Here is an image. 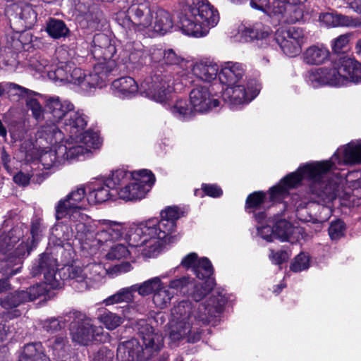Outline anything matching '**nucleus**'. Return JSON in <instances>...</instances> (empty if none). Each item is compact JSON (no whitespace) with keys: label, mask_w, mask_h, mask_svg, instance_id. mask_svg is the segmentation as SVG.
Segmentation results:
<instances>
[{"label":"nucleus","mask_w":361,"mask_h":361,"mask_svg":"<svg viewBox=\"0 0 361 361\" xmlns=\"http://www.w3.org/2000/svg\"><path fill=\"white\" fill-rule=\"evenodd\" d=\"M112 87L119 97H129L134 95L138 90V86L131 77H123L112 82Z\"/></svg>","instance_id":"58836bf2"},{"label":"nucleus","mask_w":361,"mask_h":361,"mask_svg":"<svg viewBox=\"0 0 361 361\" xmlns=\"http://www.w3.org/2000/svg\"><path fill=\"white\" fill-rule=\"evenodd\" d=\"M65 119V126L72 135H76L78 133L82 130L86 125L87 120L85 115L79 111H71Z\"/></svg>","instance_id":"c03bdc74"},{"label":"nucleus","mask_w":361,"mask_h":361,"mask_svg":"<svg viewBox=\"0 0 361 361\" xmlns=\"http://www.w3.org/2000/svg\"><path fill=\"white\" fill-rule=\"evenodd\" d=\"M130 255V251L123 244H117L113 246L109 252L106 254L108 259H121L126 258Z\"/></svg>","instance_id":"0e129e2a"},{"label":"nucleus","mask_w":361,"mask_h":361,"mask_svg":"<svg viewBox=\"0 0 361 361\" xmlns=\"http://www.w3.org/2000/svg\"><path fill=\"white\" fill-rule=\"evenodd\" d=\"M152 25L154 32L164 35L173 28V23L168 11L159 8L155 13V20Z\"/></svg>","instance_id":"a19ab883"},{"label":"nucleus","mask_w":361,"mask_h":361,"mask_svg":"<svg viewBox=\"0 0 361 361\" xmlns=\"http://www.w3.org/2000/svg\"><path fill=\"white\" fill-rule=\"evenodd\" d=\"M143 353L140 342L132 338L118 345L116 357L120 361H146L147 360Z\"/></svg>","instance_id":"aec40b11"},{"label":"nucleus","mask_w":361,"mask_h":361,"mask_svg":"<svg viewBox=\"0 0 361 361\" xmlns=\"http://www.w3.org/2000/svg\"><path fill=\"white\" fill-rule=\"evenodd\" d=\"M172 80L170 76L162 73H154L145 80L140 85L141 94L157 102H164L173 91Z\"/></svg>","instance_id":"1a4fd4ad"},{"label":"nucleus","mask_w":361,"mask_h":361,"mask_svg":"<svg viewBox=\"0 0 361 361\" xmlns=\"http://www.w3.org/2000/svg\"><path fill=\"white\" fill-rule=\"evenodd\" d=\"M111 188L106 186V182H97L90 187L87 195V202L90 204H96L106 202L111 196Z\"/></svg>","instance_id":"e433bc0d"},{"label":"nucleus","mask_w":361,"mask_h":361,"mask_svg":"<svg viewBox=\"0 0 361 361\" xmlns=\"http://www.w3.org/2000/svg\"><path fill=\"white\" fill-rule=\"evenodd\" d=\"M338 65L343 86L350 82H361V63L350 58L341 57L338 59Z\"/></svg>","instance_id":"5701e85b"},{"label":"nucleus","mask_w":361,"mask_h":361,"mask_svg":"<svg viewBox=\"0 0 361 361\" xmlns=\"http://www.w3.org/2000/svg\"><path fill=\"white\" fill-rule=\"evenodd\" d=\"M57 260L51 255L43 253L35 261L31 268V274L37 276L43 274L44 282L51 288L61 287V276Z\"/></svg>","instance_id":"9d476101"},{"label":"nucleus","mask_w":361,"mask_h":361,"mask_svg":"<svg viewBox=\"0 0 361 361\" xmlns=\"http://www.w3.org/2000/svg\"><path fill=\"white\" fill-rule=\"evenodd\" d=\"M135 293V289L134 285L129 287L123 288L118 290L114 294L104 299L103 303L106 306L113 305L121 302L130 303L134 300Z\"/></svg>","instance_id":"79ce46f5"},{"label":"nucleus","mask_w":361,"mask_h":361,"mask_svg":"<svg viewBox=\"0 0 361 361\" xmlns=\"http://www.w3.org/2000/svg\"><path fill=\"white\" fill-rule=\"evenodd\" d=\"M293 226L285 219L278 220L273 226L271 233L282 241L288 240L293 233Z\"/></svg>","instance_id":"5fc2aeb1"},{"label":"nucleus","mask_w":361,"mask_h":361,"mask_svg":"<svg viewBox=\"0 0 361 361\" xmlns=\"http://www.w3.org/2000/svg\"><path fill=\"white\" fill-rule=\"evenodd\" d=\"M133 181L118 191L121 199L133 201L141 200L150 190L155 181L153 173L146 169L135 172Z\"/></svg>","instance_id":"0eeeda50"},{"label":"nucleus","mask_w":361,"mask_h":361,"mask_svg":"<svg viewBox=\"0 0 361 361\" xmlns=\"http://www.w3.org/2000/svg\"><path fill=\"white\" fill-rule=\"evenodd\" d=\"M192 285V279L189 276H182L171 280L169 284V288L176 290L182 294L187 293V288Z\"/></svg>","instance_id":"052dcab7"},{"label":"nucleus","mask_w":361,"mask_h":361,"mask_svg":"<svg viewBox=\"0 0 361 361\" xmlns=\"http://www.w3.org/2000/svg\"><path fill=\"white\" fill-rule=\"evenodd\" d=\"M135 327L142 338L143 353L148 360L162 348L163 338L146 320L137 321Z\"/></svg>","instance_id":"f8f14e48"},{"label":"nucleus","mask_w":361,"mask_h":361,"mask_svg":"<svg viewBox=\"0 0 361 361\" xmlns=\"http://www.w3.org/2000/svg\"><path fill=\"white\" fill-rule=\"evenodd\" d=\"M93 43L94 44L92 54L98 59H103V62H109L114 53L115 47L111 44V42L108 36L103 33H98L94 36Z\"/></svg>","instance_id":"c85d7f7f"},{"label":"nucleus","mask_w":361,"mask_h":361,"mask_svg":"<svg viewBox=\"0 0 361 361\" xmlns=\"http://www.w3.org/2000/svg\"><path fill=\"white\" fill-rule=\"evenodd\" d=\"M99 224L103 226L96 234L98 243L104 244L109 241L119 240L123 234V226L118 221L107 219L99 221Z\"/></svg>","instance_id":"b1692460"},{"label":"nucleus","mask_w":361,"mask_h":361,"mask_svg":"<svg viewBox=\"0 0 361 361\" xmlns=\"http://www.w3.org/2000/svg\"><path fill=\"white\" fill-rule=\"evenodd\" d=\"M319 20L328 27H357L361 25V22L357 18L333 12L320 13Z\"/></svg>","instance_id":"cd10ccee"},{"label":"nucleus","mask_w":361,"mask_h":361,"mask_svg":"<svg viewBox=\"0 0 361 361\" xmlns=\"http://www.w3.org/2000/svg\"><path fill=\"white\" fill-rule=\"evenodd\" d=\"M180 2L186 6L179 18V26L184 34L202 37L217 25L218 11L207 0H180Z\"/></svg>","instance_id":"7ed1b4c3"},{"label":"nucleus","mask_w":361,"mask_h":361,"mask_svg":"<svg viewBox=\"0 0 361 361\" xmlns=\"http://www.w3.org/2000/svg\"><path fill=\"white\" fill-rule=\"evenodd\" d=\"M252 8L261 11L279 23L292 24L302 18L301 4L305 0H250Z\"/></svg>","instance_id":"20e7f679"},{"label":"nucleus","mask_w":361,"mask_h":361,"mask_svg":"<svg viewBox=\"0 0 361 361\" xmlns=\"http://www.w3.org/2000/svg\"><path fill=\"white\" fill-rule=\"evenodd\" d=\"M87 273V280L90 281V288L93 285V282L99 281L105 274H108L106 270L101 264H91L85 267Z\"/></svg>","instance_id":"6e6d98bb"},{"label":"nucleus","mask_w":361,"mask_h":361,"mask_svg":"<svg viewBox=\"0 0 361 361\" xmlns=\"http://www.w3.org/2000/svg\"><path fill=\"white\" fill-rule=\"evenodd\" d=\"M46 108L51 115L53 122H59L63 118L68 116L73 110L74 106L69 101H61L58 97H52L47 100Z\"/></svg>","instance_id":"c756f323"},{"label":"nucleus","mask_w":361,"mask_h":361,"mask_svg":"<svg viewBox=\"0 0 361 361\" xmlns=\"http://www.w3.org/2000/svg\"><path fill=\"white\" fill-rule=\"evenodd\" d=\"M72 318H78L79 320L82 318V312L73 310L64 314L58 318L51 317L43 321L42 325L44 331L48 333H54L66 326L67 323L71 322Z\"/></svg>","instance_id":"7c9ffc66"},{"label":"nucleus","mask_w":361,"mask_h":361,"mask_svg":"<svg viewBox=\"0 0 361 361\" xmlns=\"http://www.w3.org/2000/svg\"><path fill=\"white\" fill-rule=\"evenodd\" d=\"M164 283L161 281V277H153L142 283L135 284V292L142 296H147L152 293H155L159 288H161Z\"/></svg>","instance_id":"de8ad7c7"},{"label":"nucleus","mask_w":361,"mask_h":361,"mask_svg":"<svg viewBox=\"0 0 361 361\" xmlns=\"http://www.w3.org/2000/svg\"><path fill=\"white\" fill-rule=\"evenodd\" d=\"M302 56L305 63L310 65H319L328 59L329 51L322 44L313 45L304 51Z\"/></svg>","instance_id":"c9c22d12"},{"label":"nucleus","mask_w":361,"mask_h":361,"mask_svg":"<svg viewBox=\"0 0 361 361\" xmlns=\"http://www.w3.org/2000/svg\"><path fill=\"white\" fill-rule=\"evenodd\" d=\"M157 219H149L135 228H130L126 236V240L132 247H141L149 243V250H143L142 254L147 257H154L159 248Z\"/></svg>","instance_id":"39448f33"},{"label":"nucleus","mask_w":361,"mask_h":361,"mask_svg":"<svg viewBox=\"0 0 361 361\" xmlns=\"http://www.w3.org/2000/svg\"><path fill=\"white\" fill-rule=\"evenodd\" d=\"M338 60L336 61L334 66L331 69L320 68L315 71H312L308 75V82L313 87L329 85L331 86H343L341 74L339 73Z\"/></svg>","instance_id":"2eb2a0df"},{"label":"nucleus","mask_w":361,"mask_h":361,"mask_svg":"<svg viewBox=\"0 0 361 361\" xmlns=\"http://www.w3.org/2000/svg\"><path fill=\"white\" fill-rule=\"evenodd\" d=\"M193 272L200 279H209L213 274V267L211 262L206 257L200 259L198 264L195 267Z\"/></svg>","instance_id":"4d7b16f0"},{"label":"nucleus","mask_w":361,"mask_h":361,"mask_svg":"<svg viewBox=\"0 0 361 361\" xmlns=\"http://www.w3.org/2000/svg\"><path fill=\"white\" fill-rule=\"evenodd\" d=\"M58 151L59 144L41 153L39 161L45 169H56L63 164V157L60 156Z\"/></svg>","instance_id":"ea45409f"},{"label":"nucleus","mask_w":361,"mask_h":361,"mask_svg":"<svg viewBox=\"0 0 361 361\" xmlns=\"http://www.w3.org/2000/svg\"><path fill=\"white\" fill-rule=\"evenodd\" d=\"M100 322L109 330H114L123 322L122 317L109 311H104L99 317Z\"/></svg>","instance_id":"13d9d810"},{"label":"nucleus","mask_w":361,"mask_h":361,"mask_svg":"<svg viewBox=\"0 0 361 361\" xmlns=\"http://www.w3.org/2000/svg\"><path fill=\"white\" fill-rule=\"evenodd\" d=\"M225 297L218 292L199 305L189 300H182L171 310V319L168 324V335L173 342L186 340L195 343L200 340V329L207 326L212 319L223 310Z\"/></svg>","instance_id":"f03ea898"},{"label":"nucleus","mask_w":361,"mask_h":361,"mask_svg":"<svg viewBox=\"0 0 361 361\" xmlns=\"http://www.w3.org/2000/svg\"><path fill=\"white\" fill-rule=\"evenodd\" d=\"M47 291L44 284L37 283L26 290H16L1 297L0 305L5 310H15V315H20L18 307L36 300Z\"/></svg>","instance_id":"6e6552de"},{"label":"nucleus","mask_w":361,"mask_h":361,"mask_svg":"<svg viewBox=\"0 0 361 361\" xmlns=\"http://www.w3.org/2000/svg\"><path fill=\"white\" fill-rule=\"evenodd\" d=\"M190 105L196 113H204L219 105L216 99H212L206 86H197L190 92Z\"/></svg>","instance_id":"f3484780"},{"label":"nucleus","mask_w":361,"mask_h":361,"mask_svg":"<svg viewBox=\"0 0 361 361\" xmlns=\"http://www.w3.org/2000/svg\"><path fill=\"white\" fill-rule=\"evenodd\" d=\"M31 248L27 243H20L15 250L13 256H8L0 262V293L7 286V279L17 274L20 269L23 258L28 256Z\"/></svg>","instance_id":"9b49d317"},{"label":"nucleus","mask_w":361,"mask_h":361,"mask_svg":"<svg viewBox=\"0 0 361 361\" xmlns=\"http://www.w3.org/2000/svg\"><path fill=\"white\" fill-rule=\"evenodd\" d=\"M10 87L16 94L25 99L27 107L32 111V116L37 121H39L44 119V109L39 102L35 98L38 94L14 83H11Z\"/></svg>","instance_id":"412c9836"},{"label":"nucleus","mask_w":361,"mask_h":361,"mask_svg":"<svg viewBox=\"0 0 361 361\" xmlns=\"http://www.w3.org/2000/svg\"><path fill=\"white\" fill-rule=\"evenodd\" d=\"M59 275L61 276V286L63 281L71 279L78 283L75 286V288L78 291L82 292L90 288V281L86 279L87 273L85 268L75 265H66L60 269Z\"/></svg>","instance_id":"4be33fe9"},{"label":"nucleus","mask_w":361,"mask_h":361,"mask_svg":"<svg viewBox=\"0 0 361 361\" xmlns=\"http://www.w3.org/2000/svg\"><path fill=\"white\" fill-rule=\"evenodd\" d=\"M128 15L133 23L141 29L152 25V11L146 4L132 5L128 9Z\"/></svg>","instance_id":"bb28decb"},{"label":"nucleus","mask_w":361,"mask_h":361,"mask_svg":"<svg viewBox=\"0 0 361 361\" xmlns=\"http://www.w3.org/2000/svg\"><path fill=\"white\" fill-rule=\"evenodd\" d=\"M245 74L243 66L237 62L228 61L224 63L219 73L221 83L228 86L237 85Z\"/></svg>","instance_id":"a878e982"},{"label":"nucleus","mask_w":361,"mask_h":361,"mask_svg":"<svg viewBox=\"0 0 361 361\" xmlns=\"http://www.w3.org/2000/svg\"><path fill=\"white\" fill-rule=\"evenodd\" d=\"M192 71L200 80L211 82L216 79L219 73V67L216 63L212 61H200L193 65Z\"/></svg>","instance_id":"2f4dec72"},{"label":"nucleus","mask_w":361,"mask_h":361,"mask_svg":"<svg viewBox=\"0 0 361 361\" xmlns=\"http://www.w3.org/2000/svg\"><path fill=\"white\" fill-rule=\"evenodd\" d=\"M173 295L174 293L170 291L169 288L163 283L161 288L153 295V302L157 307L165 308L171 302Z\"/></svg>","instance_id":"864d4df0"},{"label":"nucleus","mask_w":361,"mask_h":361,"mask_svg":"<svg viewBox=\"0 0 361 361\" xmlns=\"http://www.w3.org/2000/svg\"><path fill=\"white\" fill-rule=\"evenodd\" d=\"M36 137L40 144H42L41 140H44L48 144L54 145L63 139V133L52 122L42 126L37 132Z\"/></svg>","instance_id":"72a5a7b5"},{"label":"nucleus","mask_w":361,"mask_h":361,"mask_svg":"<svg viewBox=\"0 0 361 361\" xmlns=\"http://www.w3.org/2000/svg\"><path fill=\"white\" fill-rule=\"evenodd\" d=\"M80 319L79 320L78 318H72L70 322L71 335L73 342L86 345L94 338L95 336L102 333V328L94 326L91 319L82 313Z\"/></svg>","instance_id":"ddd939ff"},{"label":"nucleus","mask_w":361,"mask_h":361,"mask_svg":"<svg viewBox=\"0 0 361 361\" xmlns=\"http://www.w3.org/2000/svg\"><path fill=\"white\" fill-rule=\"evenodd\" d=\"M114 352L107 347H101L94 355L93 361H113Z\"/></svg>","instance_id":"774afa93"},{"label":"nucleus","mask_w":361,"mask_h":361,"mask_svg":"<svg viewBox=\"0 0 361 361\" xmlns=\"http://www.w3.org/2000/svg\"><path fill=\"white\" fill-rule=\"evenodd\" d=\"M51 361L44 353V347L40 342L26 344L20 361Z\"/></svg>","instance_id":"4c0bfd02"},{"label":"nucleus","mask_w":361,"mask_h":361,"mask_svg":"<svg viewBox=\"0 0 361 361\" xmlns=\"http://www.w3.org/2000/svg\"><path fill=\"white\" fill-rule=\"evenodd\" d=\"M310 202V200L307 197H300L299 195L292 197V202L296 209V216L301 221L312 222L310 210L307 209Z\"/></svg>","instance_id":"a18cd8bd"},{"label":"nucleus","mask_w":361,"mask_h":361,"mask_svg":"<svg viewBox=\"0 0 361 361\" xmlns=\"http://www.w3.org/2000/svg\"><path fill=\"white\" fill-rule=\"evenodd\" d=\"M214 284V281L210 279L200 283L192 284V290L189 293V295L192 300L197 302L202 300L213 290Z\"/></svg>","instance_id":"8fccbe9b"},{"label":"nucleus","mask_w":361,"mask_h":361,"mask_svg":"<svg viewBox=\"0 0 361 361\" xmlns=\"http://www.w3.org/2000/svg\"><path fill=\"white\" fill-rule=\"evenodd\" d=\"M79 140L80 145H83L85 148L90 149V154L91 149L99 148L102 142L98 133L92 130H87L81 133Z\"/></svg>","instance_id":"3c124183"},{"label":"nucleus","mask_w":361,"mask_h":361,"mask_svg":"<svg viewBox=\"0 0 361 361\" xmlns=\"http://www.w3.org/2000/svg\"><path fill=\"white\" fill-rule=\"evenodd\" d=\"M281 37H284L286 40H290L299 42L300 45L303 43L304 34L300 28L298 27H290L286 30H281L279 32Z\"/></svg>","instance_id":"bf43d9fd"},{"label":"nucleus","mask_w":361,"mask_h":361,"mask_svg":"<svg viewBox=\"0 0 361 361\" xmlns=\"http://www.w3.org/2000/svg\"><path fill=\"white\" fill-rule=\"evenodd\" d=\"M276 40L283 53L288 56H297L301 51V45L299 42H293V41L286 40L284 37H281L279 30L276 31Z\"/></svg>","instance_id":"603ef678"},{"label":"nucleus","mask_w":361,"mask_h":361,"mask_svg":"<svg viewBox=\"0 0 361 361\" xmlns=\"http://www.w3.org/2000/svg\"><path fill=\"white\" fill-rule=\"evenodd\" d=\"M46 31L52 38L59 39L66 37L69 30L63 20L50 18L47 23Z\"/></svg>","instance_id":"09e8293b"},{"label":"nucleus","mask_w":361,"mask_h":361,"mask_svg":"<svg viewBox=\"0 0 361 361\" xmlns=\"http://www.w3.org/2000/svg\"><path fill=\"white\" fill-rule=\"evenodd\" d=\"M114 65V61L97 63L94 66L93 71L88 74L85 73L83 77L82 89L87 91L98 86L101 87L102 83L105 81L108 74L113 71Z\"/></svg>","instance_id":"a211bd4d"},{"label":"nucleus","mask_w":361,"mask_h":361,"mask_svg":"<svg viewBox=\"0 0 361 361\" xmlns=\"http://www.w3.org/2000/svg\"><path fill=\"white\" fill-rule=\"evenodd\" d=\"M161 219L157 220L158 238L166 240L176 227V221L181 216V212L177 207H168L161 212Z\"/></svg>","instance_id":"6ab92c4d"},{"label":"nucleus","mask_w":361,"mask_h":361,"mask_svg":"<svg viewBox=\"0 0 361 361\" xmlns=\"http://www.w3.org/2000/svg\"><path fill=\"white\" fill-rule=\"evenodd\" d=\"M222 99L231 108L250 102L254 97H250L245 87L242 85H234L226 87L221 94Z\"/></svg>","instance_id":"393cba45"},{"label":"nucleus","mask_w":361,"mask_h":361,"mask_svg":"<svg viewBox=\"0 0 361 361\" xmlns=\"http://www.w3.org/2000/svg\"><path fill=\"white\" fill-rule=\"evenodd\" d=\"M309 257L300 253L297 255L290 265V269L294 272H300L309 268L310 266Z\"/></svg>","instance_id":"69168bd1"},{"label":"nucleus","mask_w":361,"mask_h":361,"mask_svg":"<svg viewBox=\"0 0 361 361\" xmlns=\"http://www.w3.org/2000/svg\"><path fill=\"white\" fill-rule=\"evenodd\" d=\"M265 195L262 192H255L248 195L246 200V208L258 209L264 202Z\"/></svg>","instance_id":"338daca9"},{"label":"nucleus","mask_w":361,"mask_h":361,"mask_svg":"<svg viewBox=\"0 0 361 361\" xmlns=\"http://www.w3.org/2000/svg\"><path fill=\"white\" fill-rule=\"evenodd\" d=\"M163 61L166 64L177 65L179 66L181 68H188V62L178 56L173 49H168L165 51Z\"/></svg>","instance_id":"e2e57ef3"},{"label":"nucleus","mask_w":361,"mask_h":361,"mask_svg":"<svg viewBox=\"0 0 361 361\" xmlns=\"http://www.w3.org/2000/svg\"><path fill=\"white\" fill-rule=\"evenodd\" d=\"M49 353L55 361H75L71 355L72 348L66 334H59L49 338L47 342Z\"/></svg>","instance_id":"dca6fc26"},{"label":"nucleus","mask_w":361,"mask_h":361,"mask_svg":"<svg viewBox=\"0 0 361 361\" xmlns=\"http://www.w3.org/2000/svg\"><path fill=\"white\" fill-rule=\"evenodd\" d=\"M69 221V228L66 225L59 224L54 228L56 232L62 231V235L59 233L55 235L63 240H68L72 236L83 240L92 231V219L82 210L69 212L66 217Z\"/></svg>","instance_id":"423d86ee"},{"label":"nucleus","mask_w":361,"mask_h":361,"mask_svg":"<svg viewBox=\"0 0 361 361\" xmlns=\"http://www.w3.org/2000/svg\"><path fill=\"white\" fill-rule=\"evenodd\" d=\"M271 32L270 28L261 23H256L250 27L241 25L238 28V34L245 41L265 39Z\"/></svg>","instance_id":"f704fd0d"},{"label":"nucleus","mask_w":361,"mask_h":361,"mask_svg":"<svg viewBox=\"0 0 361 361\" xmlns=\"http://www.w3.org/2000/svg\"><path fill=\"white\" fill-rule=\"evenodd\" d=\"M345 224L340 219L332 221L329 227V235L331 240H338L344 235Z\"/></svg>","instance_id":"680f3d73"},{"label":"nucleus","mask_w":361,"mask_h":361,"mask_svg":"<svg viewBox=\"0 0 361 361\" xmlns=\"http://www.w3.org/2000/svg\"><path fill=\"white\" fill-rule=\"evenodd\" d=\"M171 114L179 119H188L196 113L187 99H178L169 105Z\"/></svg>","instance_id":"37998d69"},{"label":"nucleus","mask_w":361,"mask_h":361,"mask_svg":"<svg viewBox=\"0 0 361 361\" xmlns=\"http://www.w3.org/2000/svg\"><path fill=\"white\" fill-rule=\"evenodd\" d=\"M60 156L63 157V164L66 161H73L79 159L80 157H86L90 156V149L85 148L80 144H73L66 142L65 144H59Z\"/></svg>","instance_id":"473e14b6"},{"label":"nucleus","mask_w":361,"mask_h":361,"mask_svg":"<svg viewBox=\"0 0 361 361\" xmlns=\"http://www.w3.org/2000/svg\"><path fill=\"white\" fill-rule=\"evenodd\" d=\"M135 173H130L123 169H118L112 172L111 176L106 179V185L111 190H118L119 187L127 183L133 177Z\"/></svg>","instance_id":"49530a36"},{"label":"nucleus","mask_w":361,"mask_h":361,"mask_svg":"<svg viewBox=\"0 0 361 361\" xmlns=\"http://www.w3.org/2000/svg\"><path fill=\"white\" fill-rule=\"evenodd\" d=\"M83 186L72 190L64 198L61 199L56 205V219L57 220L66 217L69 212L82 210L85 208L87 198Z\"/></svg>","instance_id":"4468645a"},{"label":"nucleus","mask_w":361,"mask_h":361,"mask_svg":"<svg viewBox=\"0 0 361 361\" xmlns=\"http://www.w3.org/2000/svg\"><path fill=\"white\" fill-rule=\"evenodd\" d=\"M336 161L338 164H360L361 140L350 142L338 148L329 161L307 164L286 176L280 184L271 189V200L280 201L288 195L290 188L298 186L303 178H307L312 181L311 200L307 209L310 210L312 223L326 221L332 214L329 204L336 198L339 190L340 178L330 172Z\"/></svg>","instance_id":"f257e3e1"}]
</instances>
